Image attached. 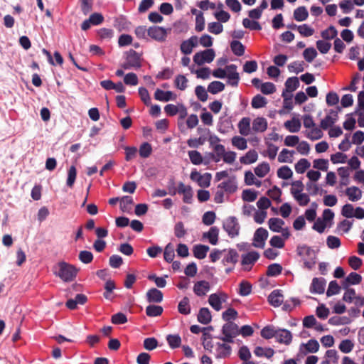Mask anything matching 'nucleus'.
<instances>
[{
	"instance_id": "8fccbe9b",
	"label": "nucleus",
	"mask_w": 364,
	"mask_h": 364,
	"mask_svg": "<svg viewBox=\"0 0 364 364\" xmlns=\"http://www.w3.org/2000/svg\"><path fill=\"white\" fill-rule=\"evenodd\" d=\"M151 145L148 142H144L139 146V153L141 158H148L151 154Z\"/></svg>"
},
{
	"instance_id": "a211bd4d",
	"label": "nucleus",
	"mask_w": 364,
	"mask_h": 364,
	"mask_svg": "<svg viewBox=\"0 0 364 364\" xmlns=\"http://www.w3.org/2000/svg\"><path fill=\"white\" fill-rule=\"evenodd\" d=\"M345 194L350 201L355 202L360 200L363 192L358 187L353 186L346 189Z\"/></svg>"
},
{
	"instance_id": "20e7f679",
	"label": "nucleus",
	"mask_w": 364,
	"mask_h": 364,
	"mask_svg": "<svg viewBox=\"0 0 364 364\" xmlns=\"http://www.w3.org/2000/svg\"><path fill=\"white\" fill-rule=\"evenodd\" d=\"M126 60L122 65L124 69H139L141 67V55L139 53L133 49H130L126 53Z\"/></svg>"
},
{
	"instance_id": "7c9ffc66",
	"label": "nucleus",
	"mask_w": 364,
	"mask_h": 364,
	"mask_svg": "<svg viewBox=\"0 0 364 364\" xmlns=\"http://www.w3.org/2000/svg\"><path fill=\"white\" fill-rule=\"evenodd\" d=\"M269 229L275 232H280L282 230V226L284 225V221L278 218H272L268 221Z\"/></svg>"
},
{
	"instance_id": "473e14b6",
	"label": "nucleus",
	"mask_w": 364,
	"mask_h": 364,
	"mask_svg": "<svg viewBox=\"0 0 364 364\" xmlns=\"http://www.w3.org/2000/svg\"><path fill=\"white\" fill-rule=\"evenodd\" d=\"M259 257V255L258 252L252 251L250 252L246 255H242V265H248L253 264Z\"/></svg>"
},
{
	"instance_id": "423d86ee",
	"label": "nucleus",
	"mask_w": 364,
	"mask_h": 364,
	"mask_svg": "<svg viewBox=\"0 0 364 364\" xmlns=\"http://www.w3.org/2000/svg\"><path fill=\"white\" fill-rule=\"evenodd\" d=\"M228 299V296L226 293L219 291L209 296L208 303L214 310L219 311L222 309V304L226 302Z\"/></svg>"
},
{
	"instance_id": "dca6fc26",
	"label": "nucleus",
	"mask_w": 364,
	"mask_h": 364,
	"mask_svg": "<svg viewBox=\"0 0 364 364\" xmlns=\"http://www.w3.org/2000/svg\"><path fill=\"white\" fill-rule=\"evenodd\" d=\"M146 296L149 303H160L163 301L164 294L156 288H151L146 292Z\"/></svg>"
},
{
	"instance_id": "393cba45",
	"label": "nucleus",
	"mask_w": 364,
	"mask_h": 364,
	"mask_svg": "<svg viewBox=\"0 0 364 364\" xmlns=\"http://www.w3.org/2000/svg\"><path fill=\"white\" fill-rule=\"evenodd\" d=\"M188 154L191 162L194 165H200L203 163L205 165H208L209 164L208 161H203L201 154L196 150L188 151Z\"/></svg>"
},
{
	"instance_id": "1a4fd4ad",
	"label": "nucleus",
	"mask_w": 364,
	"mask_h": 364,
	"mask_svg": "<svg viewBox=\"0 0 364 364\" xmlns=\"http://www.w3.org/2000/svg\"><path fill=\"white\" fill-rule=\"evenodd\" d=\"M299 255L303 257L304 265L311 269L316 263L315 252L308 247H301L299 252Z\"/></svg>"
},
{
	"instance_id": "338daca9",
	"label": "nucleus",
	"mask_w": 364,
	"mask_h": 364,
	"mask_svg": "<svg viewBox=\"0 0 364 364\" xmlns=\"http://www.w3.org/2000/svg\"><path fill=\"white\" fill-rule=\"evenodd\" d=\"M195 93L196 97L201 102H205L208 100V95L207 93V91L205 90V87L202 85H198L196 86L195 89Z\"/></svg>"
},
{
	"instance_id": "9b49d317",
	"label": "nucleus",
	"mask_w": 364,
	"mask_h": 364,
	"mask_svg": "<svg viewBox=\"0 0 364 364\" xmlns=\"http://www.w3.org/2000/svg\"><path fill=\"white\" fill-rule=\"evenodd\" d=\"M222 263L225 266H235L238 261L239 254L235 249L226 250L223 255Z\"/></svg>"
},
{
	"instance_id": "052dcab7",
	"label": "nucleus",
	"mask_w": 364,
	"mask_h": 364,
	"mask_svg": "<svg viewBox=\"0 0 364 364\" xmlns=\"http://www.w3.org/2000/svg\"><path fill=\"white\" fill-rule=\"evenodd\" d=\"M313 167L323 171H326L328 168V161L327 159H315L313 162Z\"/></svg>"
},
{
	"instance_id": "f03ea898",
	"label": "nucleus",
	"mask_w": 364,
	"mask_h": 364,
	"mask_svg": "<svg viewBox=\"0 0 364 364\" xmlns=\"http://www.w3.org/2000/svg\"><path fill=\"white\" fill-rule=\"evenodd\" d=\"M78 269L73 265L65 262L58 263V272L56 275L63 281L68 282L73 281L77 274Z\"/></svg>"
},
{
	"instance_id": "c9c22d12",
	"label": "nucleus",
	"mask_w": 364,
	"mask_h": 364,
	"mask_svg": "<svg viewBox=\"0 0 364 364\" xmlns=\"http://www.w3.org/2000/svg\"><path fill=\"white\" fill-rule=\"evenodd\" d=\"M254 353L257 357H266L267 358H270L274 355V351L271 348H263L262 347L257 346L255 348Z\"/></svg>"
},
{
	"instance_id": "72a5a7b5",
	"label": "nucleus",
	"mask_w": 364,
	"mask_h": 364,
	"mask_svg": "<svg viewBox=\"0 0 364 364\" xmlns=\"http://www.w3.org/2000/svg\"><path fill=\"white\" fill-rule=\"evenodd\" d=\"M258 154L255 150H250L244 156L240 159V162L243 164H250L257 160Z\"/></svg>"
},
{
	"instance_id": "e433bc0d",
	"label": "nucleus",
	"mask_w": 364,
	"mask_h": 364,
	"mask_svg": "<svg viewBox=\"0 0 364 364\" xmlns=\"http://www.w3.org/2000/svg\"><path fill=\"white\" fill-rule=\"evenodd\" d=\"M163 307L157 305H149L146 308V314L149 317L159 316L163 313Z\"/></svg>"
},
{
	"instance_id": "58836bf2",
	"label": "nucleus",
	"mask_w": 364,
	"mask_h": 364,
	"mask_svg": "<svg viewBox=\"0 0 364 364\" xmlns=\"http://www.w3.org/2000/svg\"><path fill=\"white\" fill-rule=\"evenodd\" d=\"M277 328L273 326H267L261 331V336L265 339H270L276 337Z\"/></svg>"
},
{
	"instance_id": "13d9d810",
	"label": "nucleus",
	"mask_w": 364,
	"mask_h": 364,
	"mask_svg": "<svg viewBox=\"0 0 364 364\" xmlns=\"http://www.w3.org/2000/svg\"><path fill=\"white\" fill-rule=\"evenodd\" d=\"M292 175V171L287 166H283L277 171L278 177L282 179H289Z\"/></svg>"
},
{
	"instance_id": "5701e85b",
	"label": "nucleus",
	"mask_w": 364,
	"mask_h": 364,
	"mask_svg": "<svg viewBox=\"0 0 364 364\" xmlns=\"http://www.w3.org/2000/svg\"><path fill=\"white\" fill-rule=\"evenodd\" d=\"M197 318L200 323L204 325L208 324L212 320L210 310L205 307L201 308L199 310Z\"/></svg>"
},
{
	"instance_id": "5fc2aeb1",
	"label": "nucleus",
	"mask_w": 364,
	"mask_h": 364,
	"mask_svg": "<svg viewBox=\"0 0 364 364\" xmlns=\"http://www.w3.org/2000/svg\"><path fill=\"white\" fill-rule=\"evenodd\" d=\"M297 31L304 37H309L314 33V29L307 24L297 26Z\"/></svg>"
},
{
	"instance_id": "c03bdc74",
	"label": "nucleus",
	"mask_w": 364,
	"mask_h": 364,
	"mask_svg": "<svg viewBox=\"0 0 364 364\" xmlns=\"http://www.w3.org/2000/svg\"><path fill=\"white\" fill-rule=\"evenodd\" d=\"M232 144L240 150H245L247 147V140L240 136H235L232 138Z\"/></svg>"
},
{
	"instance_id": "a18cd8bd",
	"label": "nucleus",
	"mask_w": 364,
	"mask_h": 364,
	"mask_svg": "<svg viewBox=\"0 0 364 364\" xmlns=\"http://www.w3.org/2000/svg\"><path fill=\"white\" fill-rule=\"evenodd\" d=\"M251 105L255 109L262 108L267 105V100L264 97L257 95L252 98Z\"/></svg>"
},
{
	"instance_id": "4c0bfd02",
	"label": "nucleus",
	"mask_w": 364,
	"mask_h": 364,
	"mask_svg": "<svg viewBox=\"0 0 364 364\" xmlns=\"http://www.w3.org/2000/svg\"><path fill=\"white\" fill-rule=\"evenodd\" d=\"M282 272V267L278 263L271 264L267 267L266 274L268 277H277Z\"/></svg>"
},
{
	"instance_id": "a878e982",
	"label": "nucleus",
	"mask_w": 364,
	"mask_h": 364,
	"mask_svg": "<svg viewBox=\"0 0 364 364\" xmlns=\"http://www.w3.org/2000/svg\"><path fill=\"white\" fill-rule=\"evenodd\" d=\"M268 301L274 307L279 306L283 302V295L279 290H274L268 296Z\"/></svg>"
},
{
	"instance_id": "6e6552de",
	"label": "nucleus",
	"mask_w": 364,
	"mask_h": 364,
	"mask_svg": "<svg viewBox=\"0 0 364 364\" xmlns=\"http://www.w3.org/2000/svg\"><path fill=\"white\" fill-rule=\"evenodd\" d=\"M148 36L156 41L164 42L167 37V31L163 27L153 26L148 28Z\"/></svg>"
},
{
	"instance_id": "39448f33",
	"label": "nucleus",
	"mask_w": 364,
	"mask_h": 364,
	"mask_svg": "<svg viewBox=\"0 0 364 364\" xmlns=\"http://www.w3.org/2000/svg\"><path fill=\"white\" fill-rule=\"evenodd\" d=\"M223 228L231 238L237 237L240 230V225L237 219L234 216L228 217L223 222Z\"/></svg>"
},
{
	"instance_id": "cd10ccee",
	"label": "nucleus",
	"mask_w": 364,
	"mask_h": 364,
	"mask_svg": "<svg viewBox=\"0 0 364 364\" xmlns=\"http://www.w3.org/2000/svg\"><path fill=\"white\" fill-rule=\"evenodd\" d=\"M210 248L205 245H196L193 248V252L195 257L199 259H204Z\"/></svg>"
},
{
	"instance_id": "c85d7f7f",
	"label": "nucleus",
	"mask_w": 364,
	"mask_h": 364,
	"mask_svg": "<svg viewBox=\"0 0 364 364\" xmlns=\"http://www.w3.org/2000/svg\"><path fill=\"white\" fill-rule=\"evenodd\" d=\"M306 135L311 140H318L323 137V134L321 128L317 127L315 124L314 127L306 129Z\"/></svg>"
},
{
	"instance_id": "e2e57ef3",
	"label": "nucleus",
	"mask_w": 364,
	"mask_h": 364,
	"mask_svg": "<svg viewBox=\"0 0 364 364\" xmlns=\"http://www.w3.org/2000/svg\"><path fill=\"white\" fill-rule=\"evenodd\" d=\"M257 192L251 189H246L242 191V198L244 201L253 202L257 199Z\"/></svg>"
},
{
	"instance_id": "bb28decb",
	"label": "nucleus",
	"mask_w": 364,
	"mask_h": 364,
	"mask_svg": "<svg viewBox=\"0 0 364 364\" xmlns=\"http://www.w3.org/2000/svg\"><path fill=\"white\" fill-rule=\"evenodd\" d=\"M239 132L242 136H248L250 134V119L243 117L238 123Z\"/></svg>"
},
{
	"instance_id": "603ef678",
	"label": "nucleus",
	"mask_w": 364,
	"mask_h": 364,
	"mask_svg": "<svg viewBox=\"0 0 364 364\" xmlns=\"http://www.w3.org/2000/svg\"><path fill=\"white\" fill-rule=\"evenodd\" d=\"M269 171V164L265 163V162H263V163L259 164L255 168V174L260 178H262L264 176H266Z\"/></svg>"
},
{
	"instance_id": "09e8293b",
	"label": "nucleus",
	"mask_w": 364,
	"mask_h": 364,
	"mask_svg": "<svg viewBox=\"0 0 364 364\" xmlns=\"http://www.w3.org/2000/svg\"><path fill=\"white\" fill-rule=\"evenodd\" d=\"M175 254H174V247L171 243H168L164 249V259L170 263L173 262Z\"/></svg>"
},
{
	"instance_id": "c756f323",
	"label": "nucleus",
	"mask_w": 364,
	"mask_h": 364,
	"mask_svg": "<svg viewBox=\"0 0 364 364\" xmlns=\"http://www.w3.org/2000/svg\"><path fill=\"white\" fill-rule=\"evenodd\" d=\"M217 351H218V358H225L231 354L232 348L231 346L226 343H217Z\"/></svg>"
},
{
	"instance_id": "7ed1b4c3",
	"label": "nucleus",
	"mask_w": 364,
	"mask_h": 364,
	"mask_svg": "<svg viewBox=\"0 0 364 364\" xmlns=\"http://www.w3.org/2000/svg\"><path fill=\"white\" fill-rule=\"evenodd\" d=\"M222 333L223 336L218 337L219 339L226 343H233V338L240 334V329L233 321L226 322L223 326Z\"/></svg>"
},
{
	"instance_id": "6e6d98bb",
	"label": "nucleus",
	"mask_w": 364,
	"mask_h": 364,
	"mask_svg": "<svg viewBox=\"0 0 364 364\" xmlns=\"http://www.w3.org/2000/svg\"><path fill=\"white\" fill-rule=\"evenodd\" d=\"M77 176V170L74 166H71L68 171L67 186L72 188Z\"/></svg>"
},
{
	"instance_id": "680f3d73",
	"label": "nucleus",
	"mask_w": 364,
	"mask_h": 364,
	"mask_svg": "<svg viewBox=\"0 0 364 364\" xmlns=\"http://www.w3.org/2000/svg\"><path fill=\"white\" fill-rule=\"evenodd\" d=\"M188 80L186 76L183 75H178L176 76L174 83L176 88L180 90H184L187 87Z\"/></svg>"
},
{
	"instance_id": "f704fd0d",
	"label": "nucleus",
	"mask_w": 364,
	"mask_h": 364,
	"mask_svg": "<svg viewBox=\"0 0 364 364\" xmlns=\"http://www.w3.org/2000/svg\"><path fill=\"white\" fill-rule=\"evenodd\" d=\"M178 311L183 315H188L191 313V306L189 299L187 296L183 297L178 305Z\"/></svg>"
},
{
	"instance_id": "0e129e2a",
	"label": "nucleus",
	"mask_w": 364,
	"mask_h": 364,
	"mask_svg": "<svg viewBox=\"0 0 364 364\" xmlns=\"http://www.w3.org/2000/svg\"><path fill=\"white\" fill-rule=\"evenodd\" d=\"M206 141V137L200 136L198 138L189 139L187 141V144L191 148H198L201 145H203Z\"/></svg>"
},
{
	"instance_id": "a19ab883",
	"label": "nucleus",
	"mask_w": 364,
	"mask_h": 364,
	"mask_svg": "<svg viewBox=\"0 0 364 364\" xmlns=\"http://www.w3.org/2000/svg\"><path fill=\"white\" fill-rule=\"evenodd\" d=\"M230 48L233 53L237 56H242L245 53V46L238 41H232Z\"/></svg>"
},
{
	"instance_id": "864d4df0",
	"label": "nucleus",
	"mask_w": 364,
	"mask_h": 364,
	"mask_svg": "<svg viewBox=\"0 0 364 364\" xmlns=\"http://www.w3.org/2000/svg\"><path fill=\"white\" fill-rule=\"evenodd\" d=\"M166 341L171 348H176L181 346V338L178 335H168Z\"/></svg>"
},
{
	"instance_id": "2f4dec72",
	"label": "nucleus",
	"mask_w": 364,
	"mask_h": 364,
	"mask_svg": "<svg viewBox=\"0 0 364 364\" xmlns=\"http://www.w3.org/2000/svg\"><path fill=\"white\" fill-rule=\"evenodd\" d=\"M173 94L171 91H164L157 89L154 93V98L159 101L168 102L173 99Z\"/></svg>"
},
{
	"instance_id": "4be33fe9",
	"label": "nucleus",
	"mask_w": 364,
	"mask_h": 364,
	"mask_svg": "<svg viewBox=\"0 0 364 364\" xmlns=\"http://www.w3.org/2000/svg\"><path fill=\"white\" fill-rule=\"evenodd\" d=\"M326 282L322 278H314L312 281L311 291L316 294H323L325 290Z\"/></svg>"
},
{
	"instance_id": "3c124183",
	"label": "nucleus",
	"mask_w": 364,
	"mask_h": 364,
	"mask_svg": "<svg viewBox=\"0 0 364 364\" xmlns=\"http://www.w3.org/2000/svg\"><path fill=\"white\" fill-rule=\"evenodd\" d=\"M242 25L245 28L252 31H260L262 29V26L259 22L256 21H252L247 18H245L242 20Z\"/></svg>"
},
{
	"instance_id": "49530a36",
	"label": "nucleus",
	"mask_w": 364,
	"mask_h": 364,
	"mask_svg": "<svg viewBox=\"0 0 364 364\" xmlns=\"http://www.w3.org/2000/svg\"><path fill=\"white\" fill-rule=\"evenodd\" d=\"M338 31L333 26H329L326 30L323 31L321 36L325 40H332L336 37Z\"/></svg>"
},
{
	"instance_id": "aec40b11",
	"label": "nucleus",
	"mask_w": 364,
	"mask_h": 364,
	"mask_svg": "<svg viewBox=\"0 0 364 364\" xmlns=\"http://www.w3.org/2000/svg\"><path fill=\"white\" fill-rule=\"evenodd\" d=\"M276 340L280 343L289 344L292 340V336L290 331L286 329L277 328L276 333Z\"/></svg>"
},
{
	"instance_id": "0eeeda50",
	"label": "nucleus",
	"mask_w": 364,
	"mask_h": 364,
	"mask_svg": "<svg viewBox=\"0 0 364 364\" xmlns=\"http://www.w3.org/2000/svg\"><path fill=\"white\" fill-rule=\"evenodd\" d=\"M215 56L213 49H206L201 52L196 53L193 56V61L196 64L201 65L205 63H211Z\"/></svg>"
},
{
	"instance_id": "69168bd1",
	"label": "nucleus",
	"mask_w": 364,
	"mask_h": 364,
	"mask_svg": "<svg viewBox=\"0 0 364 364\" xmlns=\"http://www.w3.org/2000/svg\"><path fill=\"white\" fill-rule=\"evenodd\" d=\"M354 347L353 343L348 339L342 341L339 344V349L344 353H350Z\"/></svg>"
},
{
	"instance_id": "37998d69",
	"label": "nucleus",
	"mask_w": 364,
	"mask_h": 364,
	"mask_svg": "<svg viewBox=\"0 0 364 364\" xmlns=\"http://www.w3.org/2000/svg\"><path fill=\"white\" fill-rule=\"evenodd\" d=\"M238 313L235 309L228 308L223 313L222 318L226 322H232V320L236 319Z\"/></svg>"
},
{
	"instance_id": "f257e3e1",
	"label": "nucleus",
	"mask_w": 364,
	"mask_h": 364,
	"mask_svg": "<svg viewBox=\"0 0 364 364\" xmlns=\"http://www.w3.org/2000/svg\"><path fill=\"white\" fill-rule=\"evenodd\" d=\"M296 90V76L289 77L285 82V88L282 92L284 99L283 108L280 114L289 113L294 107L293 92Z\"/></svg>"
},
{
	"instance_id": "2eb2a0df",
	"label": "nucleus",
	"mask_w": 364,
	"mask_h": 364,
	"mask_svg": "<svg viewBox=\"0 0 364 364\" xmlns=\"http://www.w3.org/2000/svg\"><path fill=\"white\" fill-rule=\"evenodd\" d=\"M217 189H222L228 193H233L237 189V185L235 177H230L228 180L218 185Z\"/></svg>"
},
{
	"instance_id": "4468645a",
	"label": "nucleus",
	"mask_w": 364,
	"mask_h": 364,
	"mask_svg": "<svg viewBox=\"0 0 364 364\" xmlns=\"http://www.w3.org/2000/svg\"><path fill=\"white\" fill-rule=\"evenodd\" d=\"M338 118V112L331 109L327 115L321 121V128L324 130L328 129L336 122Z\"/></svg>"
},
{
	"instance_id": "79ce46f5",
	"label": "nucleus",
	"mask_w": 364,
	"mask_h": 364,
	"mask_svg": "<svg viewBox=\"0 0 364 364\" xmlns=\"http://www.w3.org/2000/svg\"><path fill=\"white\" fill-rule=\"evenodd\" d=\"M134 203L132 196H125L120 199V209L123 212H128L131 209V205Z\"/></svg>"
},
{
	"instance_id": "b1692460",
	"label": "nucleus",
	"mask_w": 364,
	"mask_h": 364,
	"mask_svg": "<svg viewBox=\"0 0 364 364\" xmlns=\"http://www.w3.org/2000/svg\"><path fill=\"white\" fill-rule=\"evenodd\" d=\"M252 129L256 132H264L267 129V121L264 117H257L253 120Z\"/></svg>"
},
{
	"instance_id": "6ab92c4d",
	"label": "nucleus",
	"mask_w": 364,
	"mask_h": 364,
	"mask_svg": "<svg viewBox=\"0 0 364 364\" xmlns=\"http://www.w3.org/2000/svg\"><path fill=\"white\" fill-rule=\"evenodd\" d=\"M210 286L208 282L202 280L195 283L193 287L194 293L198 296H203L210 290Z\"/></svg>"
},
{
	"instance_id": "f8f14e48",
	"label": "nucleus",
	"mask_w": 364,
	"mask_h": 364,
	"mask_svg": "<svg viewBox=\"0 0 364 364\" xmlns=\"http://www.w3.org/2000/svg\"><path fill=\"white\" fill-rule=\"evenodd\" d=\"M237 65L235 64H230L226 66V77L228 79V82L232 86H237L240 75L237 72Z\"/></svg>"
},
{
	"instance_id": "f3484780",
	"label": "nucleus",
	"mask_w": 364,
	"mask_h": 364,
	"mask_svg": "<svg viewBox=\"0 0 364 364\" xmlns=\"http://www.w3.org/2000/svg\"><path fill=\"white\" fill-rule=\"evenodd\" d=\"M87 301L86 295L82 294H77L75 299H68L65 304L66 306L71 310L75 309L77 304L83 305Z\"/></svg>"
},
{
	"instance_id": "9d476101",
	"label": "nucleus",
	"mask_w": 364,
	"mask_h": 364,
	"mask_svg": "<svg viewBox=\"0 0 364 364\" xmlns=\"http://www.w3.org/2000/svg\"><path fill=\"white\" fill-rule=\"evenodd\" d=\"M267 237V230L263 228H259L255 232L252 245L255 247L263 248Z\"/></svg>"
},
{
	"instance_id": "774afa93",
	"label": "nucleus",
	"mask_w": 364,
	"mask_h": 364,
	"mask_svg": "<svg viewBox=\"0 0 364 364\" xmlns=\"http://www.w3.org/2000/svg\"><path fill=\"white\" fill-rule=\"evenodd\" d=\"M348 156L341 152H337L331 156V161L333 164H344L347 162Z\"/></svg>"
},
{
	"instance_id": "412c9836",
	"label": "nucleus",
	"mask_w": 364,
	"mask_h": 364,
	"mask_svg": "<svg viewBox=\"0 0 364 364\" xmlns=\"http://www.w3.org/2000/svg\"><path fill=\"white\" fill-rule=\"evenodd\" d=\"M219 229L216 226H213L210 230L203 234V237L208 239L211 245H215L218 242Z\"/></svg>"
},
{
	"instance_id": "ddd939ff",
	"label": "nucleus",
	"mask_w": 364,
	"mask_h": 364,
	"mask_svg": "<svg viewBox=\"0 0 364 364\" xmlns=\"http://www.w3.org/2000/svg\"><path fill=\"white\" fill-rule=\"evenodd\" d=\"M320 348L318 342L316 339H310L307 343H301L299 346L301 353L304 355L309 353H315L318 351Z\"/></svg>"
},
{
	"instance_id": "de8ad7c7",
	"label": "nucleus",
	"mask_w": 364,
	"mask_h": 364,
	"mask_svg": "<svg viewBox=\"0 0 364 364\" xmlns=\"http://www.w3.org/2000/svg\"><path fill=\"white\" fill-rule=\"evenodd\" d=\"M252 291V285L247 281H242L239 285V294L242 296H246L250 294Z\"/></svg>"
},
{
	"instance_id": "ea45409f",
	"label": "nucleus",
	"mask_w": 364,
	"mask_h": 364,
	"mask_svg": "<svg viewBox=\"0 0 364 364\" xmlns=\"http://www.w3.org/2000/svg\"><path fill=\"white\" fill-rule=\"evenodd\" d=\"M224 89L225 85L220 81H213L208 86V91L213 95L223 91Z\"/></svg>"
},
{
	"instance_id": "4d7b16f0",
	"label": "nucleus",
	"mask_w": 364,
	"mask_h": 364,
	"mask_svg": "<svg viewBox=\"0 0 364 364\" xmlns=\"http://www.w3.org/2000/svg\"><path fill=\"white\" fill-rule=\"evenodd\" d=\"M144 348L147 350H153L158 346V341L154 337L146 338L144 340Z\"/></svg>"
},
{
	"instance_id": "bf43d9fd",
	"label": "nucleus",
	"mask_w": 364,
	"mask_h": 364,
	"mask_svg": "<svg viewBox=\"0 0 364 364\" xmlns=\"http://www.w3.org/2000/svg\"><path fill=\"white\" fill-rule=\"evenodd\" d=\"M198 179V184L200 187L208 188L210 185L212 175L210 173H205L203 175H201Z\"/></svg>"
}]
</instances>
